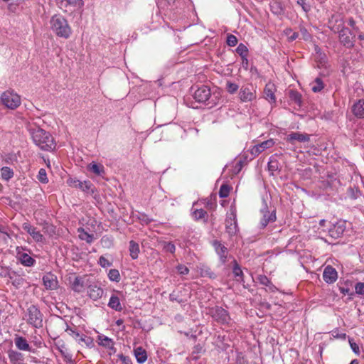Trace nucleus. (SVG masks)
Wrapping results in <instances>:
<instances>
[{
	"label": "nucleus",
	"mask_w": 364,
	"mask_h": 364,
	"mask_svg": "<svg viewBox=\"0 0 364 364\" xmlns=\"http://www.w3.org/2000/svg\"><path fill=\"white\" fill-rule=\"evenodd\" d=\"M28 234L32 237L33 240L36 242H44L46 239L43 234L40 231L37 230V228L33 227Z\"/></svg>",
	"instance_id": "4c0bfd02"
},
{
	"label": "nucleus",
	"mask_w": 364,
	"mask_h": 364,
	"mask_svg": "<svg viewBox=\"0 0 364 364\" xmlns=\"http://www.w3.org/2000/svg\"><path fill=\"white\" fill-rule=\"evenodd\" d=\"M42 280L43 285L47 290H54L58 287L57 277L51 272H48L45 274L43 277Z\"/></svg>",
	"instance_id": "dca6fc26"
},
{
	"label": "nucleus",
	"mask_w": 364,
	"mask_h": 364,
	"mask_svg": "<svg viewBox=\"0 0 364 364\" xmlns=\"http://www.w3.org/2000/svg\"><path fill=\"white\" fill-rule=\"evenodd\" d=\"M310 140L309 134L301 132H291L287 136V141L294 144V141L299 142H308Z\"/></svg>",
	"instance_id": "aec40b11"
},
{
	"label": "nucleus",
	"mask_w": 364,
	"mask_h": 364,
	"mask_svg": "<svg viewBox=\"0 0 364 364\" xmlns=\"http://www.w3.org/2000/svg\"><path fill=\"white\" fill-rule=\"evenodd\" d=\"M77 232H79V238L80 240H85L89 244L92 242L94 240V235L92 234L88 233L82 228H78Z\"/></svg>",
	"instance_id": "c9c22d12"
},
{
	"label": "nucleus",
	"mask_w": 364,
	"mask_h": 364,
	"mask_svg": "<svg viewBox=\"0 0 364 364\" xmlns=\"http://www.w3.org/2000/svg\"><path fill=\"white\" fill-rule=\"evenodd\" d=\"M84 279L81 277H76L72 283V289L77 293H81L85 289Z\"/></svg>",
	"instance_id": "7c9ffc66"
},
{
	"label": "nucleus",
	"mask_w": 364,
	"mask_h": 364,
	"mask_svg": "<svg viewBox=\"0 0 364 364\" xmlns=\"http://www.w3.org/2000/svg\"><path fill=\"white\" fill-rule=\"evenodd\" d=\"M207 215V212L203 209H196L193 213V216L196 220L204 219V221L206 222L207 219L205 218Z\"/></svg>",
	"instance_id": "79ce46f5"
},
{
	"label": "nucleus",
	"mask_w": 364,
	"mask_h": 364,
	"mask_svg": "<svg viewBox=\"0 0 364 364\" xmlns=\"http://www.w3.org/2000/svg\"><path fill=\"white\" fill-rule=\"evenodd\" d=\"M355 293L358 295H364V282H358L355 285Z\"/></svg>",
	"instance_id": "680f3d73"
},
{
	"label": "nucleus",
	"mask_w": 364,
	"mask_h": 364,
	"mask_svg": "<svg viewBox=\"0 0 364 364\" xmlns=\"http://www.w3.org/2000/svg\"><path fill=\"white\" fill-rule=\"evenodd\" d=\"M129 245V251L130 257H132V259H136L140 252L139 244L134 240H130Z\"/></svg>",
	"instance_id": "c756f323"
},
{
	"label": "nucleus",
	"mask_w": 364,
	"mask_h": 364,
	"mask_svg": "<svg viewBox=\"0 0 364 364\" xmlns=\"http://www.w3.org/2000/svg\"><path fill=\"white\" fill-rule=\"evenodd\" d=\"M239 86L231 81H228L226 83L227 91L230 94H235L238 90Z\"/></svg>",
	"instance_id": "3c124183"
},
{
	"label": "nucleus",
	"mask_w": 364,
	"mask_h": 364,
	"mask_svg": "<svg viewBox=\"0 0 364 364\" xmlns=\"http://www.w3.org/2000/svg\"><path fill=\"white\" fill-rule=\"evenodd\" d=\"M14 343L18 350L29 352L33 354H36L38 350L36 348H33L25 337L16 335L14 338Z\"/></svg>",
	"instance_id": "ddd939ff"
},
{
	"label": "nucleus",
	"mask_w": 364,
	"mask_h": 364,
	"mask_svg": "<svg viewBox=\"0 0 364 364\" xmlns=\"http://www.w3.org/2000/svg\"><path fill=\"white\" fill-rule=\"evenodd\" d=\"M134 352L136 361L139 363L142 364L147 360L146 351L142 347L136 348Z\"/></svg>",
	"instance_id": "c85d7f7f"
},
{
	"label": "nucleus",
	"mask_w": 364,
	"mask_h": 364,
	"mask_svg": "<svg viewBox=\"0 0 364 364\" xmlns=\"http://www.w3.org/2000/svg\"><path fill=\"white\" fill-rule=\"evenodd\" d=\"M176 269L178 273L181 275H187L189 273V269L183 264L177 265Z\"/></svg>",
	"instance_id": "052dcab7"
},
{
	"label": "nucleus",
	"mask_w": 364,
	"mask_h": 364,
	"mask_svg": "<svg viewBox=\"0 0 364 364\" xmlns=\"http://www.w3.org/2000/svg\"><path fill=\"white\" fill-rule=\"evenodd\" d=\"M98 264L103 268L111 267L112 263L107 259L104 256H101L99 259Z\"/></svg>",
	"instance_id": "bf43d9fd"
},
{
	"label": "nucleus",
	"mask_w": 364,
	"mask_h": 364,
	"mask_svg": "<svg viewBox=\"0 0 364 364\" xmlns=\"http://www.w3.org/2000/svg\"><path fill=\"white\" fill-rule=\"evenodd\" d=\"M239 97L242 102H251L256 98V92L252 85H242L239 92Z\"/></svg>",
	"instance_id": "f8f14e48"
},
{
	"label": "nucleus",
	"mask_w": 364,
	"mask_h": 364,
	"mask_svg": "<svg viewBox=\"0 0 364 364\" xmlns=\"http://www.w3.org/2000/svg\"><path fill=\"white\" fill-rule=\"evenodd\" d=\"M65 332H67L70 336H71L76 341H77L82 335L76 330L75 326H74V328H72V327L69 326L67 323H66Z\"/></svg>",
	"instance_id": "c03bdc74"
},
{
	"label": "nucleus",
	"mask_w": 364,
	"mask_h": 364,
	"mask_svg": "<svg viewBox=\"0 0 364 364\" xmlns=\"http://www.w3.org/2000/svg\"><path fill=\"white\" fill-rule=\"evenodd\" d=\"M9 359L12 364H23L24 355L16 350L9 349L7 352Z\"/></svg>",
	"instance_id": "412c9836"
},
{
	"label": "nucleus",
	"mask_w": 364,
	"mask_h": 364,
	"mask_svg": "<svg viewBox=\"0 0 364 364\" xmlns=\"http://www.w3.org/2000/svg\"><path fill=\"white\" fill-rule=\"evenodd\" d=\"M267 167L271 175H274L275 171L280 170L279 163L273 156L270 157Z\"/></svg>",
	"instance_id": "f704fd0d"
},
{
	"label": "nucleus",
	"mask_w": 364,
	"mask_h": 364,
	"mask_svg": "<svg viewBox=\"0 0 364 364\" xmlns=\"http://www.w3.org/2000/svg\"><path fill=\"white\" fill-rule=\"evenodd\" d=\"M232 273L237 282H244L243 272L235 259L233 260Z\"/></svg>",
	"instance_id": "bb28decb"
},
{
	"label": "nucleus",
	"mask_w": 364,
	"mask_h": 364,
	"mask_svg": "<svg viewBox=\"0 0 364 364\" xmlns=\"http://www.w3.org/2000/svg\"><path fill=\"white\" fill-rule=\"evenodd\" d=\"M108 306L116 311H121L123 309L119 298L115 294L111 296L108 302Z\"/></svg>",
	"instance_id": "a878e982"
},
{
	"label": "nucleus",
	"mask_w": 364,
	"mask_h": 364,
	"mask_svg": "<svg viewBox=\"0 0 364 364\" xmlns=\"http://www.w3.org/2000/svg\"><path fill=\"white\" fill-rule=\"evenodd\" d=\"M55 4L65 13H73L84 6L82 0H55Z\"/></svg>",
	"instance_id": "6e6552de"
},
{
	"label": "nucleus",
	"mask_w": 364,
	"mask_h": 364,
	"mask_svg": "<svg viewBox=\"0 0 364 364\" xmlns=\"http://www.w3.org/2000/svg\"><path fill=\"white\" fill-rule=\"evenodd\" d=\"M227 44L230 46L233 47L235 46L238 42L237 38L235 36L232 34H228L227 36Z\"/></svg>",
	"instance_id": "5fc2aeb1"
},
{
	"label": "nucleus",
	"mask_w": 364,
	"mask_h": 364,
	"mask_svg": "<svg viewBox=\"0 0 364 364\" xmlns=\"http://www.w3.org/2000/svg\"><path fill=\"white\" fill-rule=\"evenodd\" d=\"M99 345L105 347L108 349H112L114 348V341L112 339L104 335L98 336Z\"/></svg>",
	"instance_id": "473e14b6"
},
{
	"label": "nucleus",
	"mask_w": 364,
	"mask_h": 364,
	"mask_svg": "<svg viewBox=\"0 0 364 364\" xmlns=\"http://www.w3.org/2000/svg\"><path fill=\"white\" fill-rule=\"evenodd\" d=\"M257 279L259 284L264 286H267L268 284H270V279L267 276L263 274L258 275Z\"/></svg>",
	"instance_id": "e2e57ef3"
},
{
	"label": "nucleus",
	"mask_w": 364,
	"mask_h": 364,
	"mask_svg": "<svg viewBox=\"0 0 364 364\" xmlns=\"http://www.w3.org/2000/svg\"><path fill=\"white\" fill-rule=\"evenodd\" d=\"M37 178L41 183H44V184L47 183L48 182L46 169L41 168L38 171Z\"/></svg>",
	"instance_id": "09e8293b"
},
{
	"label": "nucleus",
	"mask_w": 364,
	"mask_h": 364,
	"mask_svg": "<svg viewBox=\"0 0 364 364\" xmlns=\"http://www.w3.org/2000/svg\"><path fill=\"white\" fill-rule=\"evenodd\" d=\"M16 258L23 267H32L36 264V259L31 257V250L25 246H17L16 247Z\"/></svg>",
	"instance_id": "39448f33"
},
{
	"label": "nucleus",
	"mask_w": 364,
	"mask_h": 364,
	"mask_svg": "<svg viewBox=\"0 0 364 364\" xmlns=\"http://www.w3.org/2000/svg\"><path fill=\"white\" fill-rule=\"evenodd\" d=\"M24 318L33 328H40L43 326V314L36 305L31 304L27 308Z\"/></svg>",
	"instance_id": "20e7f679"
},
{
	"label": "nucleus",
	"mask_w": 364,
	"mask_h": 364,
	"mask_svg": "<svg viewBox=\"0 0 364 364\" xmlns=\"http://www.w3.org/2000/svg\"><path fill=\"white\" fill-rule=\"evenodd\" d=\"M299 31L304 41H309L311 38V34L309 33L308 30L305 27L300 26Z\"/></svg>",
	"instance_id": "4d7b16f0"
},
{
	"label": "nucleus",
	"mask_w": 364,
	"mask_h": 364,
	"mask_svg": "<svg viewBox=\"0 0 364 364\" xmlns=\"http://www.w3.org/2000/svg\"><path fill=\"white\" fill-rule=\"evenodd\" d=\"M103 293V289L97 284H91L87 287V295L94 301L100 299Z\"/></svg>",
	"instance_id": "4be33fe9"
},
{
	"label": "nucleus",
	"mask_w": 364,
	"mask_h": 364,
	"mask_svg": "<svg viewBox=\"0 0 364 364\" xmlns=\"http://www.w3.org/2000/svg\"><path fill=\"white\" fill-rule=\"evenodd\" d=\"M208 314L215 321L222 325H229L231 321L228 311L221 306H215L209 309Z\"/></svg>",
	"instance_id": "423d86ee"
},
{
	"label": "nucleus",
	"mask_w": 364,
	"mask_h": 364,
	"mask_svg": "<svg viewBox=\"0 0 364 364\" xmlns=\"http://www.w3.org/2000/svg\"><path fill=\"white\" fill-rule=\"evenodd\" d=\"M1 176L3 180L9 181L11 178H13L14 171L11 168L4 166L1 168Z\"/></svg>",
	"instance_id": "58836bf2"
},
{
	"label": "nucleus",
	"mask_w": 364,
	"mask_h": 364,
	"mask_svg": "<svg viewBox=\"0 0 364 364\" xmlns=\"http://www.w3.org/2000/svg\"><path fill=\"white\" fill-rule=\"evenodd\" d=\"M348 194L350 198L357 199L361 196V192L355 186H354L348 188Z\"/></svg>",
	"instance_id": "37998d69"
},
{
	"label": "nucleus",
	"mask_w": 364,
	"mask_h": 364,
	"mask_svg": "<svg viewBox=\"0 0 364 364\" xmlns=\"http://www.w3.org/2000/svg\"><path fill=\"white\" fill-rule=\"evenodd\" d=\"M9 278L12 284L16 289H19L26 284V279L16 271H11Z\"/></svg>",
	"instance_id": "b1692460"
},
{
	"label": "nucleus",
	"mask_w": 364,
	"mask_h": 364,
	"mask_svg": "<svg viewBox=\"0 0 364 364\" xmlns=\"http://www.w3.org/2000/svg\"><path fill=\"white\" fill-rule=\"evenodd\" d=\"M88 169L90 172L100 176H102L105 173L104 166L102 164H97L94 162L88 165Z\"/></svg>",
	"instance_id": "2f4dec72"
},
{
	"label": "nucleus",
	"mask_w": 364,
	"mask_h": 364,
	"mask_svg": "<svg viewBox=\"0 0 364 364\" xmlns=\"http://www.w3.org/2000/svg\"><path fill=\"white\" fill-rule=\"evenodd\" d=\"M212 245L218 255L220 261L222 264H225L227 262L228 256V248L221 243L220 241L215 240L212 242Z\"/></svg>",
	"instance_id": "2eb2a0df"
},
{
	"label": "nucleus",
	"mask_w": 364,
	"mask_h": 364,
	"mask_svg": "<svg viewBox=\"0 0 364 364\" xmlns=\"http://www.w3.org/2000/svg\"><path fill=\"white\" fill-rule=\"evenodd\" d=\"M297 4L301 6L304 11L306 13L309 12L311 9L310 5L307 3L306 0H297Z\"/></svg>",
	"instance_id": "13d9d810"
},
{
	"label": "nucleus",
	"mask_w": 364,
	"mask_h": 364,
	"mask_svg": "<svg viewBox=\"0 0 364 364\" xmlns=\"http://www.w3.org/2000/svg\"><path fill=\"white\" fill-rule=\"evenodd\" d=\"M78 343L83 342L87 347L92 348L94 346L93 338L90 336L82 334L80 338L77 340Z\"/></svg>",
	"instance_id": "a19ab883"
},
{
	"label": "nucleus",
	"mask_w": 364,
	"mask_h": 364,
	"mask_svg": "<svg viewBox=\"0 0 364 364\" xmlns=\"http://www.w3.org/2000/svg\"><path fill=\"white\" fill-rule=\"evenodd\" d=\"M269 8L272 13L276 16H282L285 11V7L279 0L271 1L269 3Z\"/></svg>",
	"instance_id": "5701e85b"
},
{
	"label": "nucleus",
	"mask_w": 364,
	"mask_h": 364,
	"mask_svg": "<svg viewBox=\"0 0 364 364\" xmlns=\"http://www.w3.org/2000/svg\"><path fill=\"white\" fill-rule=\"evenodd\" d=\"M75 183L78 185V188L81 189L82 191L89 192L91 191L92 193L94 192L92 189L93 186L90 181H76Z\"/></svg>",
	"instance_id": "ea45409f"
},
{
	"label": "nucleus",
	"mask_w": 364,
	"mask_h": 364,
	"mask_svg": "<svg viewBox=\"0 0 364 364\" xmlns=\"http://www.w3.org/2000/svg\"><path fill=\"white\" fill-rule=\"evenodd\" d=\"M11 271L9 267L0 266V277H9Z\"/></svg>",
	"instance_id": "69168bd1"
},
{
	"label": "nucleus",
	"mask_w": 364,
	"mask_h": 364,
	"mask_svg": "<svg viewBox=\"0 0 364 364\" xmlns=\"http://www.w3.org/2000/svg\"><path fill=\"white\" fill-rule=\"evenodd\" d=\"M331 335L337 339L346 340L347 335L346 333L341 332L338 328H335L331 331Z\"/></svg>",
	"instance_id": "603ef678"
},
{
	"label": "nucleus",
	"mask_w": 364,
	"mask_h": 364,
	"mask_svg": "<svg viewBox=\"0 0 364 364\" xmlns=\"http://www.w3.org/2000/svg\"><path fill=\"white\" fill-rule=\"evenodd\" d=\"M198 272L203 277H208L213 279L217 277L216 274H215L209 267L204 264H202L198 267Z\"/></svg>",
	"instance_id": "cd10ccee"
},
{
	"label": "nucleus",
	"mask_w": 364,
	"mask_h": 364,
	"mask_svg": "<svg viewBox=\"0 0 364 364\" xmlns=\"http://www.w3.org/2000/svg\"><path fill=\"white\" fill-rule=\"evenodd\" d=\"M311 89L314 92H319L324 88V83L321 77H317L310 83Z\"/></svg>",
	"instance_id": "72a5a7b5"
},
{
	"label": "nucleus",
	"mask_w": 364,
	"mask_h": 364,
	"mask_svg": "<svg viewBox=\"0 0 364 364\" xmlns=\"http://www.w3.org/2000/svg\"><path fill=\"white\" fill-rule=\"evenodd\" d=\"M351 112L357 119H364V99L356 100L351 107Z\"/></svg>",
	"instance_id": "6ab92c4d"
},
{
	"label": "nucleus",
	"mask_w": 364,
	"mask_h": 364,
	"mask_svg": "<svg viewBox=\"0 0 364 364\" xmlns=\"http://www.w3.org/2000/svg\"><path fill=\"white\" fill-rule=\"evenodd\" d=\"M66 364H76L75 361L72 358V355L70 353H65L60 350Z\"/></svg>",
	"instance_id": "338daca9"
},
{
	"label": "nucleus",
	"mask_w": 364,
	"mask_h": 364,
	"mask_svg": "<svg viewBox=\"0 0 364 364\" xmlns=\"http://www.w3.org/2000/svg\"><path fill=\"white\" fill-rule=\"evenodd\" d=\"M236 52L240 57L247 56L248 55V49L243 43H240L238 45L236 48Z\"/></svg>",
	"instance_id": "8fccbe9b"
},
{
	"label": "nucleus",
	"mask_w": 364,
	"mask_h": 364,
	"mask_svg": "<svg viewBox=\"0 0 364 364\" xmlns=\"http://www.w3.org/2000/svg\"><path fill=\"white\" fill-rule=\"evenodd\" d=\"M52 31L59 38L68 39L72 34V28L68 20L60 14H55L50 19Z\"/></svg>",
	"instance_id": "f03ea898"
},
{
	"label": "nucleus",
	"mask_w": 364,
	"mask_h": 364,
	"mask_svg": "<svg viewBox=\"0 0 364 364\" xmlns=\"http://www.w3.org/2000/svg\"><path fill=\"white\" fill-rule=\"evenodd\" d=\"M260 213L262 214V218L260 220V228L264 229L270 223L276 221V210H273L270 212L268 209L267 204L265 200L263 201V207L260 210Z\"/></svg>",
	"instance_id": "9d476101"
},
{
	"label": "nucleus",
	"mask_w": 364,
	"mask_h": 364,
	"mask_svg": "<svg viewBox=\"0 0 364 364\" xmlns=\"http://www.w3.org/2000/svg\"><path fill=\"white\" fill-rule=\"evenodd\" d=\"M1 101L4 106L11 109H15L21 105L20 96L10 90L5 91L1 94Z\"/></svg>",
	"instance_id": "0eeeda50"
},
{
	"label": "nucleus",
	"mask_w": 364,
	"mask_h": 364,
	"mask_svg": "<svg viewBox=\"0 0 364 364\" xmlns=\"http://www.w3.org/2000/svg\"><path fill=\"white\" fill-rule=\"evenodd\" d=\"M31 346H33V348H43L44 345V342L41 337L34 336L33 340L31 342Z\"/></svg>",
	"instance_id": "de8ad7c7"
},
{
	"label": "nucleus",
	"mask_w": 364,
	"mask_h": 364,
	"mask_svg": "<svg viewBox=\"0 0 364 364\" xmlns=\"http://www.w3.org/2000/svg\"><path fill=\"white\" fill-rule=\"evenodd\" d=\"M353 35L351 31L343 26L342 28L338 31V38L341 44L348 48H351L354 46V41L351 37Z\"/></svg>",
	"instance_id": "4468645a"
},
{
	"label": "nucleus",
	"mask_w": 364,
	"mask_h": 364,
	"mask_svg": "<svg viewBox=\"0 0 364 364\" xmlns=\"http://www.w3.org/2000/svg\"><path fill=\"white\" fill-rule=\"evenodd\" d=\"M193 97L196 102L203 103L209 106V107L216 106L219 101V98L217 96H212L210 89L207 85L197 87L194 90Z\"/></svg>",
	"instance_id": "7ed1b4c3"
},
{
	"label": "nucleus",
	"mask_w": 364,
	"mask_h": 364,
	"mask_svg": "<svg viewBox=\"0 0 364 364\" xmlns=\"http://www.w3.org/2000/svg\"><path fill=\"white\" fill-rule=\"evenodd\" d=\"M346 229V221L343 220H338L332 223L328 228V235L334 239H338L342 237Z\"/></svg>",
	"instance_id": "9b49d317"
},
{
	"label": "nucleus",
	"mask_w": 364,
	"mask_h": 364,
	"mask_svg": "<svg viewBox=\"0 0 364 364\" xmlns=\"http://www.w3.org/2000/svg\"><path fill=\"white\" fill-rule=\"evenodd\" d=\"M236 217V208L232 205L225 219V230L230 236L236 235L238 231Z\"/></svg>",
	"instance_id": "1a4fd4ad"
},
{
	"label": "nucleus",
	"mask_w": 364,
	"mask_h": 364,
	"mask_svg": "<svg viewBox=\"0 0 364 364\" xmlns=\"http://www.w3.org/2000/svg\"><path fill=\"white\" fill-rule=\"evenodd\" d=\"M323 279L327 284H333L338 279V272L334 267L328 265L324 268Z\"/></svg>",
	"instance_id": "a211bd4d"
},
{
	"label": "nucleus",
	"mask_w": 364,
	"mask_h": 364,
	"mask_svg": "<svg viewBox=\"0 0 364 364\" xmlns=\"http://www.w3.org/2000/svg\"><path fill=\"white\" fill-rule=\"evenodd\" d=\"M108 277L111 281L118 282L120 280L119 272L116 269H112L109 271Z\"/></svg>",
	"instance_id": "a18cd8bd"
},
{
	"label": "nucleus",
	"mask_w": 364,
	"mask_h": 364,
	"mask_svg": "<svg viewBox=\"0 0 364 364\" xmlns=\"http://www.w3.org/2000/svg\"><path fill=\"white\" fill-rule=\"evenodd\" d=\"M137 218L140 220L142 224L148 225L153 221V219L149 218L145 213H139Z\"/></svg>",
	"instance_id": "864d4df0"
},
{
	"label": "nucleus",
	"mask_w": 364,
	"mask_h": 364,
	"mask_svg": "<svg viewBox=\"0 0 364 364\" xmlns=\"http://www.w3.org/2000/svg\"><path fill=\"white\" fill-rule=\"evenodd\" d=\"M42 226H43V230L45 232L53 233L55 232V230H54L55 228H54L53 225H50L48 222H46V221L43 222L42 223Z\"/></svg>",
	"instance_id": "0e129e2a"
},
{
	"label": "nucleus",
	"mask_w": 364,
	"mask_h": 364,
	"mask_svg": "<svg viewBox=\"0 0 364 364\" xmlns=\"http://www.w3.org/2000/svg\"><path fill=\"white\" fill-rule=\"evenodd\" d=\"M231 188L228 184H223L219 190L220 198H226L229 196Z\"/></svg>",
	"instance_id": "49530a36"
},
{
	"label": "nucleus",
	"mask_w": 364,
	"mask_h": 364,
	"mask_svg": "<svg viewBox=\"0 0 364 364\" xmlns=\"http://www.w3.org/2000/svg\"><path fill=\"white\" fill-rule=\"evenodd\" d=\"M29 132L33 143L41 149L51 151L55 149V142L53 136L46 130L37 126L31 127Z\"/></svg>",
	"instance_id": "f257e3e1"
},
{
	"label": "nucleus",
	"mask_w": 364,
	"mask_h": 364,
	"mask_svg": "<svg viewBox=\"0 0 364 364\" xmlns=\"http://www.w3.org/2000/svg\"><path fill=\"white\" fill-rule=\"evenodd\" d=\"M164 250L166 252H168L171 253H174L176 251V246L173 243L169 242H164L163 246Z\"/></svg>",
	"instance_id": "6e6d98bb"
},
{
	"label": "nucleus",
	"mask_w": 364,
	"mask_h": 364,
	"mask_svg": "<svg viewBox=\"0 0 364 364\" xmlns=\"http://www.w3.org/2000/svg\"><path fill=\"white\" fill-rule=\"evenodd\" d=\"M275 87L274 85L267 84L266 85L264 93V97L267 100H268L270 103H275L276 98L274 95Z\"/></svg>",
	"instance_id": "393cba45"
},
{
	"label": "nucleus",
	"mask_w": 364,
	"mask_h": 364,
	"mask_svg": "<svg viewBox=\"0 0 364 364\" xmlns=\"http://www.w3.org/2000/svg\"><path fill=\"white\" fill-rule=\"evenodd\" d=\"M289 97L298 106H301V95L297 90H290L289 91Z\"/></svg>",
	"instance_id": "e433bc0d"
},
{
	"label": "nucleus",
	"mask_w": 364,
	"mask_h": 364,
	"mask_svg": "<svg viewBox=\"0 0 364 364\" xmlns=\"http://www.w3.org/2000/svg\"><path fill=\"white\" fill-rule=\"evenodd\" d=\"M275 142L272 139L264 141L260 144L253 146L251 149V154L255 156H258L260 153L264 151L265 149L272 147Z\"/></svg>",
	"instance_id": "f3484780"
},
{
	"label": "nucleus",
	"mask_w": 364,
	"mask_h": 364,
	"mask_svg": "<svg viewBox=\"0 0 364 364\" xmlns=\"http://www.w3.org/2000/svg\"><path fill=\"white\" fill-rule=\"evenodd\" d=\"M317 61L321 66H325L327 62V58L325 53H320L316 56Z\"/></svg>",
	"instance_id": "774afa93"
}]
</instances>
